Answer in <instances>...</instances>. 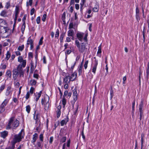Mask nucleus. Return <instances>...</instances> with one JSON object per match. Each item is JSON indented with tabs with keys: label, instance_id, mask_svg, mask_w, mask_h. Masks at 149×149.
<instances>
[{
	"label": "nucleus",
	"instance_id": "nucleus-1",
	"mask_svg": "<svg viewBox=\"0 0 149 149\" xmlns=\"http://www.w3.org/2000/svg\"><path fill=\"white\" fill-rule=\"evenodd\" d=\"M18 61L20 64L18 65L17 68H15L13 70V77L14 80H16L19 75L20 77H24V71L22 68L25 67L26 65V61L23 59L22 56H19L18 58Z\"/></svg>",
	"mask_w": 149,
	"mask_h": 149
},
{
	"label": "nucleus",
	"instance_id": "nucleus-2",
	"mask_svg": "<svg viewBox=\"0 0 149 149\" xmlns=\"http://www.w3.org/2000/svg\"><path fill=\"white\" fill-rule=\"evenodd\" d=\"M19 121L15 119L14 117H12L9 120V123L6 127L7 130L10 129H15L17 128L19 125Z\"/></svg>",
	"mask_w": 149,
	"mask_h": 149
},
{
	"label": "nucleus",
	"instance_id": "nucleus-3",
	"mask_svg": "<svg viewBox=\"0 0 149 149\" xmlns=\"http://www.w3.org/2000/svg\"><path fill=\"white\" fill-rule=\"evenodd\" d=\"M75 43L79 53L85 54L86 52L87 48L86 44L83 42L80 43L77 40H75Z\"/></svg>",
	"mask_w": 149,
	"mask_h": 149
},
{
	"label": "nucleus",
	"instance_id": "nucleus-4",
	"mask_svg": "<svg viewBox=\"0 0 149 149\" xmlns=\"http://www.w3.org/2000/svg\"><path fill=\"white\" fill-rule=\"evenodd\" d=\"M24 130L22 129L18 134L14 135L13 140V145H15V144L16 143L21 141L22 139L24 138Z\"/></svg>",
	"mask_w": 149,
	"mask_h": 149
},
{
	"label": "nucleus",
	"instance_id": "nucleus-5",
	"mask_svg": "<svg viewBox=\"0 0 149 149\" xmlns=\"http://www.w3.org/2000/svg\"><path fill=\"white\" fill-rule=\"evenodd\" d=\"M49 97L47 95H44L43 98L42 99L41 103L43 105L44 107L45 110H47L49 107Z\"/></svg>",
	"mask_w": 149,
	"mask_h": 149
},
{
	"label": "nucleus",
	"instance_id": "nucleus-6",
	"mask_svg": "<svg viewBox=\"0 0 149 149\" xmlns=\"http://www.w3.org/2000/svg\"><path fill=\"white\" fill-rule=\"evenodd\" d=\"M84 33L81 32H78L77 34V37L79 40L82 41L84 39L85 42H86L87 40V34H85L84 37Z\"/></svg>",
	"mask_w": 149,
	"mask_h": 149
},
{
	"label": "nucleus",
	"instance_id": "nucleus-7",
	"mask_svg": "<svg viewBox=\"0 0 149 149\" xmlns=\"http://www.w3.org/2000/svg\"><path fill=\"white\" fill-rule=\"evenodd\" d=\"M98 64V61L95 59L93 62L92 66V72L94 74H95V73Z\"/></svg>",
	"mask_w": 149,
	"mask_h": 149
},
{
	"label": "nucleus",
	"instance_id": "nucleus-8",
	"mask_svg": "<svg viewBox=\"0 0 149 149\" xmlns=\"http://www.w3.org/2000/svg\"><path fill=\"white\" fill-rule=\"evenodd\" d=\"M26 47L27 48L29 46V45H30V49H32L33 47V40L30 38H29L28 39L26 43Z\"/></svg>",
	"mask_w": 149,
	"mask_h": 149
},
{
	"label": "nucleus",
	"instance_id": "nucleus-9",
	"mask_svg": "<svg viewBox=\"0 0 149 149\" xmlns=\"http://www.w3.org/2000/svg\"><path fill=\"white\" fill-rule=\"evenodd\" d=\"M20 12L19 6L17 5L15 6V10L14 11L15 17L14 18L17 19L18 15Z\"/></svg>",
	"mask_w": 149,
	"mask_h": 149
},
{
	"label": "nucleus",
	"instance_id": "nucleus-10",
	"mask_svg": "<svg viewBox=\"0 0 149 149\" xmlns=\"http://www.w3.org/2000/svg\"><path fill=\"white\" fill-rule=\"evenodd\" d=\"M71 80L69 78V76H66L63 79V84H69Z\"/></svg>",
	"mask_w": 149,
	"mask_h": 149
},
{
	"label": "nucleus",
	"instance_id": "nucleus-11",
	"mask_svg": "<svg viewBox=\"0 0 149 149\" xmlns=\"http://www.w3.org/2000/svg\"><path fill=\"white\" fill-rule=\"evenodd\" d=\"M75 63L76 62L73 61H71L69 63V65L70 67V70L71 71H72Z\"/></svg>",
	"mask_w": 149,
	"mask_h": 149
},
{
	"label": "nucleus",
	"instance_id": "nucleus-12",
	"mask_svg": "<svg viewBox=\"0 0 149 149\" xmlns=\"http://www.w3.org/2000/svg\"><path fill=\"white\" fill-rule=\"evenodd\" d=\"M42 94V91H40L39 93H35V99L36 101L37 102L39 100V98L40 97Z\"/></svg>",
	"mask_w": 149,
	"mask_h": 149
},
{
	"label": "nucleus",
	"instance_id": "nucleus-13",
	"mask_svg": "<svg viewBox=\"0 0 149 149\" xmlns=\"http://www.w3.org/2000/svg\"><path fill=\"white\" fill-rule=\"evenodd\" d=\"M0 133V135H1V137L3 138H5L8 135V132L7 131H4L1 133Z\"/></svg>",
	"mask_w": 149,
	"mask_h": 149
},
{
	"label": "nucleus",
	"instance_id": "nucleus-14",
	"mask_svg": "<svg viewBox=\"0 0 149 149\" xmlns=\"http://www.w3.org/2000/svg\"><path fill=\"white\" fill-rule=\"evenodd\" d=\"M77 73L76 72H74L73 74H72L70 77L69 76V78L71 81H74L76 78Z\"/></svg>",
	"mask_w": 149,
	"mask_h": 149
},
{
	"label": "nucleus",
	"instance_id": "nucleus-15",
	"mask_svg": "<svg viewBox=\"0 0 149 149\" xmlns=\"http://www.w3.org/2000/svg\"><path fill=\"white\" fill-rule=\"evenodd\" d=\"M73 97L74 101L75 102L77 100V93L76 90H74L73 91Z\"/></svg>",
	"mask_w": 149,
	"mask_h": 149
},
{
	"label": "nucleus",
	"instance_id": "nucleus-16",
	"mask_svg": "<svg viewBox=\"0 0 149 149\" xmlns=\"http://www.w3.org/2000/svg\"><path fill=\"white\" fill-rule=\"evenodd\" d=\"M12 73L11 71L9 70H7L6 72V76L7 77V79L11 78Z\"/></svg>",
	"mask_w": 149,
	"mask_h": 149
},
{
	"label": "nucleus",
	"instance_id": "nucleus-17",
	"mask_svg": "<svg viewBox=\"0 0 149 149\" xmlns=\"http://www.w3.org/2000/svg\"><path fill=\"white\" fill-rule=\"evenodd\" d=\"M101 44L98 47V50L97 52V55L100 57L101 56Z\"/></svg>",
	"mask_w": 149,
	"mask_h": 149
},
{
	"label": "nucleus",
	"instance_id": "nucleus-18",
	"mask_svg": "<svg viewBox=\"0 0 149 149\" xmlns=\"http://www.w3.org/2000/svg\"><path fill=\"white\" fill-rule=\"evenodd\" d=\"M8 102V100L7 99H5L1 104V106L5 108V107Z\"/></svg>",
	"mask_w": 149,
	"mask_h": 149
},
{
	"label": "nucleus",
	"instance_id": "nucleus-19",
	"mask_svg": "<svg viewBox=\"0 0 149 149\" xmlns=\"http://www.w3.org/2000/svg\"><path fill=\"white\" fill-rule=\"evenodd\" d=\"M143 107V104L142 102H141V103L139 105V111L140 113H143L142 109Z\"/></svg>",
	"mask_w": 149,
	"mask_h": 149
},
{
	"label": "nucleus",
	"instance_id": "nucleus-20",
	"mask_svg": "<svg viewBox=\"0 0 149 149\" xmlns=\"http://www.w3.org/2000/svg\"><path fill=\"white\" fill-rule=\"evenodd\" d=\"M99 9V6L97 4H96L95 7L93 8V11L94 12H97Z\"/></svg>",
	"mask_w": 149,
	"mask_h": 149
},
{
	"label": "nucleus",
	"instance_id": "nucleus-21",
	"mask_svg": "<svg viewBox=\"0 0 149 149\" xmlns=\"http://www.w3.org/2000/svg\"><path fill=\"white\" fill-rule=\"evenodd\" d=\"M38 134L37 133H35L33 135V139L32 141V143H35L38 137Z\"/></svg>",
	"mask_w": 149,
	"mask_h": 149
},
{
	"label": "nucleus",
	"instance_id": "nucleus-22",
	"mask_svg": "<svg viewBox=\"0 0 149 149\" xmlns=\"http://www.w3.org/2000/svg\"><path fill=\"white\" fill-rule=\"evenodd\" d=\"M68 36H73L74 35V32L73 30L70 29L68 32Z\"/></svg>",
	"mask_w": 149,
	"mask_h": 149
},
{
	"label": "nucleus",
	"instance_id": "nucleus-23",
	"mask_svg": "<svg viewBox=\"0 0 149 149\" xmlns=\"http://www.w3.org/2000/svg\"><path fill=\"white\" fill-rule=\"evenodd\" d=\"M7 14V12L6 10H2L1 13L0 14V15L1 16L3 17H6Z\"/></svg>",
	"mask_w": 149,
	"mask_h": 149
},
{
	"label": "nucleus",
	"instance_id": "nucleus-24",
	"mask_svg": "<svg viewBox=\"0 0 149 149\" xmlns=\"http://www.w3.org/2000/svg\"><path fill=\"white\" fill-rule=\"evenodd\" d=\"M36 64L35 65L34 64V63L33 62H31V71L33 72V70H34L36 68Z\"/></svg>",
	"mask_w": 149,
	"mask_h": 149
},
{
	"label": "nucleus",
	"instance_id": "nucleus-25",
	"mask_svg": "<svg viewBox=\"0 0 149 149\" xmlns=\"http://www.w3.org/2000/svg\"><path fill=\"white\" fill-rule=\"evenodd\" d=\"M40 116L38 114H36L34 116V118L36 121V123H37L38 121L39 120Z\"/></svg>",
	"mask_w": 149,
	"mask_h": 149
},
{
	"label": "nucleus",
	"instance_id": "nucleus-26",
	"mask_svg": "<svg viewBox=\"0 0 149 149\" xmlns=\"http://www.w3.org/2000/svg\"><path fill=\"white\" fill-rule=\"evenodd\" d=\"M36 83V81L34 79H31L29 82L30 84L32 86L35 85Z\"/></svg>",
	"mask_w": 149,
	"mask_h": 149
},
{
	"label": "nucleus",
	"instance_id": "nucleus-27",
	"mask_svg": "<svg viewBox=\"0 0 149 149\" xmlns=\"http://www.w3.org/2000/svg\"><path fill=\"white\" fill-rule=\"evenodd\" d=\"M83 66V61L81 63V64L80 66L79 67V74H81L82 73V67Z\"/></svg>",
	"mask_w": 149,
	"mask_h": 149
},
{
	"label": "nucleus",
	"instance_id": "nucleus-28",
	"mask_svg": "<svg viewBox=\"0 0 149 149\" xmlns=\"http://www.w3.org/2000/svg\"><path fill=\"white\" fill-rule=\"evenodd\" d=\"M62 101V104L63 105V107H64L66 104V100L65 97L63 96Z\"/></svg>",
	"mask_w": 149,
	"mask_h": 149
},
{
	"label": "nucleus",
	"instance_id": "nucleus-29",
	"mask_svg": "<svg viewBox=\"0 0 149 149\" xmlns=\"http://www.w3.org/2000/svg\"><path fill=\"white\" fill-rule=\"evenodd\" d=\"M68 121L66 120H63L61 122V126H63L64 124H66Z\"/></svg>",
	"mask_w": 149,
	"mask_h": 149
},
{
	"label": "nucleus",
	"instance_id": "nucleus-30",
	"mask_svg": "<svg viewBox=\"0 0 149 149\" xmlns=\"http://www.w3.org/2000/svg\"><path fill=\"white\" fill-rule=\"evenodd\" d=\"M10 57V54L9 52H7L6 54V57L5 59L6 60H8Z\"/></svg>",
	"mask_w": 149,
	"mask_h": 149
},
{
	"label": "nucleus",
	"instance_id": "nucleus-31",
	"mask_svg": "<svg viewBox=\"0 0 149 149\" xmlns=\"http://www.w3.org/2000/svg\"><path fill=\"white\" fill-rule=\"evenodd\" d=\"M65 36V33H63L61 35L60 38V41L61 42L63 41V38Z\"/></svg>",
	"mask_w": 149,
	"mask_h": 149
},
{
	"label": "nucleus",
	"instance_id": "nucleus-32",
	"mask_svg": "<svg viewBox=\"0 0 149 149\" xmlns=\"http://www.w3.org/2000/svg\"><path fill=\"white\" fill-rule=\"evenodd\" d=\"M31 110V107L29 105H27L26 107V111L28 113H29Z\"/></svg>",
	"mask_w": 149,
	"mask_h": 149
},
{
	"label": "nucleus",
	"instance_id": "nucleus-33",
	"mask_svg": "<svg viewBox=\"0 0 149 149\" xmlns=\"http://www.w3.org/2000/svg\"><path fill=\"white\" fill-rule=\"evenodd\" d=\"M10 6V2H7L6 4L5 7L8 9Z\"/></svg>",
	"mask_w": 149,
	"mask_h": 149
},
{
	"label": "nucleus",
	"instance_id": "nucleus-34",
	"mask_svg": "<svg viewBox=\"0 0 149 149\" xmlns=\"http://www.w3.org/2000/svg\"><path fill=\"white\" fill-rule=\"evenodd\" d=\"M66 140V136L63 137L60 140L61 142L62 143L65 142Z\"/></svg>",
	"mask_w": 149,
	"mask_h": 149
},
{
	"label": "nucleus",
	"instance_id": "nucleus-35",
	"mask_svg": "<svg viewBox=\"0 0 149 149\" xmlns=\"http://www.w3.org/2000/svg\"><path fill=\"white\" fill-rule=\"evenodd\" d=\"M59 31L58 29L56 30L55 35V37L56 38H58L59 36Z\"/></svg>",
	"mask_w": 149,
	"mask_h": 149
},
{
	"label": "nucleus",
	"instance_id": "nucleus-36",
	"mask_svg": "<svg viewBox=\"0 0 149 149\" xmlns=\"http://www.w3.org/2000/svg\"><path fill=\"white\" fill-rule=\"evenodd\" d=\"M33 0H29L28 2H26V6H28L29 5L31 6Z\"/></svg>",
	"mask_w": 149,
	"mask_h": 149
},
{
	"label": "nucleus",
	"instance_id": "nucleus-37",
	"mask_svg": "<svg viewBox=\"0 0 149 149\" xmlns=\"http://www.w3.org/2000/svg\"><path fill=\"white\" fill-rule=\"evenodd\" d=\"M25 28V23H23L22 27V31L23 33L24 31Z\"/></svg>",
	"mask_w": 149,
	"mask_h": 149
},
{
	"label": "nucleus",
	"instance_id": "nucleus-38",
	"mask_svg": "<svg viewBox=\"0 0 149 149\" xmlns=\"http://www.w3.org/2000/svg\"><path fill=\"white\" fill-rule=\"evenodd\" d=\"M5 111V108L0 106V113L3 112Z\"/></svg>",
	"mask_w": 149,
	"mask_h": 149
},
{
	"label": "nucleus",
	"instance_id": "nucleus-39",
	"mask_svg": "<svg viewBox=\"0 0 149 149\" xmlns=\"http://www.w3.org/2000/svg\"><path fill=\"white\" fill-rule=\"evenodd\" d=\"M88 63V60L86 61L85 63V64H84V68L85 69H86L87 68Z\"/></svg>",
	"mask_w": 149,
	"mask_h": 149
},
{
	"label": "nucleus",
	"instance_id": "nucleus-40",
	"mask_svg": "<svg viewBox=\"0 0 149 149\" xmlns=\"http://www.w3.org/2000/svg\"><path fill=\"white\" fill-rule=\"evenodd\" d=\"M24 47V45H22L21 46H19L18 48V49L20 51H22Z\"/></svg>",
	"mask_w": 149,
	"mask_h": 149
},
{
	"label": "nucleus",
	"instance_id": "nucleus-41",
	"mask_svg": "<svg viewBox=\"0 0 149 149\" xmlns=\"http://www.w3.org/2000/svg\"><path fill=\"white\" fill-rule=\"evenodd\" d=\"M47 15L46 14H44L42 17V20L43 22H45L46 18Z\"/></svg>",
	"mask_w": 149,
	"mask_h": 149
},
{
	"label": "nucleus",
	"instance_id": "nucleus-42",
	"mask_svg": "<svg viewBox=\"0 0 149 149\" xmlns=\"http://www.w3.org/2000/svg\"><path fill=\"white\" fill-rule=\"evenodd\" d=\"M30 93L29 91H28L26 95L25 98L26 100H28L29 97Z\"/></svg>",
	"mask_w": 149,
	"mask_h": 149
},
{
	"label": "nucleus",
	"instance_id": "nucleus-43",
	"mask_svg": "<svg viewBox=\"0 0 149 149\" xmlns=\"http://www.w3.org/2000/svg\"><path fill=\"white\" fill-rule=\"evenodd\" d=\"M5 84L2 85L0 87V91H2L5 88Z\"/></svg>",
	"mask_w": 149,
	"mask_h": 149
},
{
	"label": "nucleus",
	"instance_id": "nucleus-44",
	"mask_svg": "<svg viewBox=\"0 0 149 149\" xmlns=\"http://www.w3.org/2000/svg\"><path fill=\"white\" fill-rule=\"evenodd\" d=\"M43 134H41L39 136L40 140L42 141H43Z\"/></svg>",
	"mask_w": 149,
	"mask_h": 149
},
{
	"label": "nucleus",
	"instance_id": "nucleus-45",
	"mask_svg": "<svg viewBox=\"0 0 149 149\" xmlns=\"http://www.w3.org/2000/svg\"><path fill=\"white\" fill-rule=\"evenodd\" d=\"M9 89L10 88H7L6 93V96L8 95L10 93V91H9Z\"/></svg>",
	"mask_w": 149,
	"mask_h": 149
},
{
	"label": "nucleus",
	"instance_id": "nucleus-46",
	"mask_svg": "<svg viewBox=\"0 0 149 149\" xmlns=\"http://www.w3.org/2000/svg\"><path fill=\"white\" fill-rule=\"evenodd\" d=\"M27 17V15L25 14L24 15L23 18L22 19V21L23 22V23H25V20L26 19V18Z\"/></svg>",
	"mask_w": 149,
	"mask_h": 149
},
{
	"label": "nucleus",
	"instance_id": "nucleus-47",
	"mask_svg": "<svg viewBox=\"0 0 149 149\" xmlns=\"http://www.w3.org/2000/svg\"><path fill=\"white\" fill-rule=\"evenodd\" d=\"M73 27V24L72 23H70L69 26V29H72Z\"/></svg>",
	"mask_w": 149,
	"mask_h": 149
},
{
	"label": "nucleus",
	"instance_id": "nucleus-48",
	"mask_svg": "<svg viewBox=\"0 0 149 149\" xmlns=\"http://www.w3.org/2000/svg\"><path fill=\"white\" fill-rule=\"evenodd\" d=\"M57 117L58 118H59L60 115H61V111L60 110H58L57 111Z\"/></svg>",
	"mask_w": 149,
	"mask_h": 149
},
{
	"label": "nucleus",
	"instance_id": "nucleus-49",
	"mask_svg": "<svg viewBox=\"0 0 149 149\" xmlns=\"http://www.w3.org/2000/svg\"><path fill=\"white\" fill-rule=\"evenodd\" d=\"M34 90V88L33 87H31L29 91V93H30L31 94H32L33 93V91Z\"/></svg>",
	"mask_w": 149,
	"mask_h": 149
},
{
	"label": "nucleus",
	"instance_id": "nucleus-50",
	"mask_svg": "<svg viewBox=\"0 0 149 149\" xmlns=\"http://www.w3.org/2000/svg\"><path fill=\"white\" fill-rule=\"evenodd\" d=\"M40 17L39 16L36 19V22L38 24H39L40 23Z\"/></svg>",
	"mask_w": 149,
	"mask_h": 149
},
{
	"label": "nucleus",
	"instance_id": "nucleus-51",
	"mask_svg": "<svg viewBox=\"0 0 149 149\" xmlns=\"http://www.w3.org/2000/svg\"><path fill=\"white\" fill-rule=\"evenodd\" d=\"M136 15H139V10L137 6H136Z\"/></svg>",
	"mask_w": 149,
	"mask_h": 149
},
{
	"label": "nucleus",
	"instance_id": "nucleus-52",
	"mask_svg": "<svg viewBox=\"0 0 149 149\" xmlns=\"http://www.w3.org/2000/svg\"><path fill=\"white\" fill-rule=\"evenodd\" d=\"M34 11L35 9L34 8H33L31 9L30 12V14L31 15H32L33 14Z\"/></svg>",
	"mask_w": 149,
	"mask_h": 149
},
{
	"label": "nucleus",
	"instance_id": "nucleus-53",
	"mask_svg": "<svg viewBox=\"0 0 149 149\" xmlns=\"http://www.w3.org/2000/svg\"><path fill=\"white\" fill-rule=\"evenodd\" d=\"M1 67L2 69H5L6 68V65L5 64H1Z\"/></svg>",
	"mask_w": 149,
	"mask_h": 149
},
{
	"label": "nucleus",
	"instance_id": "nucleus-54",
	"mask_svg": "<svg viewBox=\"0 0 149 149\" xmlns=\"http://www.w3.org/2000/svg\"><path fill=\"white\" fill-rule=\"evenodd\" d=\"M123 84H125V81L126 80V76H124L123 77Z\"/></svg>",
	"mask_w": 149,
	"mask_h": 149
},
{
	"label": "nucleus",
	"instance_id": "nucleus-55",
	"mask_svg": "<svg viewBox=\"0 0 149 149\" xmlns=\"http://www.w3.org/2000/svg\"><path fill=\"white\" fill-rule=\"evenodd\" d=\"M33 76L34 78L38 79V78L39 75L38 74L34 73L33 74Z\"/></svg>",
	"mask_w": 149,
	"mask_h": 149
},
{
	"label": "nucleus",
	"instance_id": "nucleus-56",
	"mask_svg": "<svg viewBox=\"0 0 149 149\" xmlns=\"http://www.w3.org/2000/svg\"><path fill=\"white\" fill-rule=\"evenodd\" d=\"M62 20L63 21H64V20H65V13H63L62 15Z\"/></svg>",
	"mask_w": 149,
	"mask_h": 149
},
{
	"label": "nucleus",
	"instance_id": "nucleus-57",
	"mask_svg": "<svg viewBox=\"0 0 149 149\" xmlns=\"http://www.w3.org/2000/svg\"><path fill=\"white\" fill-rule=\"evenodd\" d=\"M14 24H13V29H14V27H15V24H16V21H17V19H16V18H14Z\"/></svg>",
	"mask_w": 149,
	"mask_h": 149
},
{
	"label": "nucleus",
	"instance_id": "nucleus-58",
	"mask_svg": "<svg viewBox=\"0 0 149 149\" xmlns=\"http://www.w3.org/2000/svg\"><path fill=\"white\" fill-rule=\"evenodd\" d=\"M136 17L137 21L139 22L140 19L139 15H136Z\"/></svg>",
	"mask_w": 149,
	"mask_h": 149
},
{
	"label": "nucleus",
	"instance_id": "nucleus-59",
	"mask_svg": "<svg viewBox=\"0 0 149 149\" xmlns=\"http://www.w3.org/2000/svg\"><path fill=\"white\" fill-rule=\"evenodd\" d=\"M43 63L46 64V58L45 56H44L43 57Z\"/></svg>",
	"mask_w": 149,
	"mask_h": 149
},
{
	"label": "nucleus",
	"instance_id": "nucleus-60",
	"mask_svg": "<svg viewBox=\"0 0 149 149\" xmlns=\"http://www.w3.org/2000/svg\"><path fill=\"white\" fill-rule=\"evenodd\" d=\"M15 148V145H13L12 147H8L6 148L5 149H14Z\"/></svg>",
	"mask_w": 149,
	"mask_h": 149
},
{
	"label": "nucleus",
	"instance_id": "nucleus-61",
	"mask_svg": "<svg viewBox=\"0 0 149 149\" xmlns=\"http://www.w3.org/2000/svg\"><path fill=\"white\" fill-rule=\"evenodd\" d=\"M65 84L64 85V88L65 89H67L68 88V84Z\"/></svg>",
	"mask_w": 149,
	"mask_h": 149
},
{
	"label": "nucleus",
	"instance_id": "nucleus-62",
	"mask_svg": "<svg viewBox=\"0 0 149 149\" xmlns=\"http://www.w3.org/2000/svg\"><path fill=\"white\" fill-rule=\"evenodd\" d=\"M71 41L70 38L69 37H67L66 38V42H69Z\"/></svg>",
	"mask_w": 149,
	"mask_h": 149
},
{
	"label": "nucleus",
	"instance_id": "nucleus-63",
	"mask_svg": "<svg viewBox=\"0 0 149 149\" xmlns=\"http://www.w3.org/2000/svg\"><path fill=\"white\" fill-rule=\"evenodd\" d=\"M53 140V137H51L50 138V140L49 141V142L50 143H52Z\"/></svg>",
	"mask_w": 149,
	"mask_h": 149
},
{
	"label": "nucleus",
	"instance_id": "nucleus-64",
	"mask_svg": "<svg viewBox=\"0 0 149 149\" xmlns=\"http://www.w3.org/2000/svg\"><path fill=\"white\" fill-rule=\"evenodd\" d=\"M75 7L76 9L78 10L79 9V4H76Z\"/></svg>",
	"mask_w": 149,
	"mask_h": 149
}]
</instances>
